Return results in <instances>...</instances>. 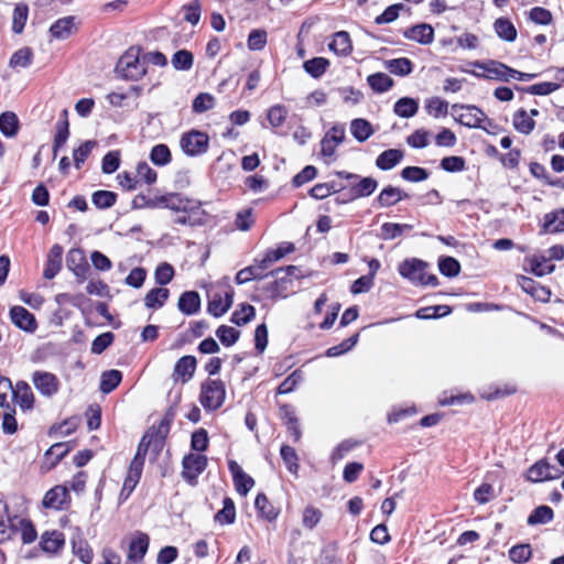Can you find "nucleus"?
Listing matches in <instances>:
<instances>
[{"label": "nucleus", "mask_w": 564, "mask_h": 564, "mask_svg": "<svg viewBox=\"0 0 564 564\" xmlns=\"http://www.w3.org/2000/svg\"><path fill=\"white\" fill-rule=\"evenodd\" d=\"M117 195L110 191H97L93 194V203L98 208H109L116 203Z\"/></svg>", "instance_id": "nucleus-56"}, {"label": "nucleus", "mask_w": 564, "mask_h": 564, "mask_svg": "<svg viewBox=\"0 0 564 564\" xmlns=\"http://www.w3.org/2000/svg\"><path fill=\"white\" fill-rule=\"evenodd\" d=\"M254 506L258 509V511L268 520H274L278 517V512L269 502L264 494H258V496L256 497Z\"/></svg>", "instance_id": "nucleus-55"}, {"label": "nucleus", "mask_w": 564, "mask_h": 564, "mask_svg": "<svg viewBox=\"0 0 564 564\" xmlns=\"http://www.w3.org/2000/svg\"><path fill=\"white\" fill-rule=\"evenodd\" d=\"M122 380V373L119 370L111 369L101 373L100 377V391L102 393H110L113 391Z\"/></svg>", "instance_id": "nucleus-33"}, {"label": "nucleus", "mask_w": 564, "mask_h": 564, "mask_svg": "<svg viewBox=\"0 0 564 564\" xmlns=\"http://www.w3.org/2000/svg\"><path fill=\"white\" fill-rule=\"evenodd\" d=\"M29 9L25 4H17L13 11L12 31L17 34L21 33L28 20Z\"/></svg>", "instance_id": "nucleus-50"}, {"label": "nucleus", "mask_w": 564, "mask_h": 564, "mask_svg": "<svg viewBox=\"0 0 564 564\" xmlns=\"http://www.w3.org/2000/svg\"><path fill=\"white\" fill-rule=\"evenodd\" d=\"M378 186V182L372 177H362L351 187L354 197H367L371 195Z\"/></svg>", "instance_id": "nucleus-39"}, {"label": "nucleus", "mask_w": 564, "mask_h": 564, "mask_svg": "<svg viewBox=\"0 0 564 564\" xmlns=\"http://www.w3.org/2000/svg\"><path fill=\"white\" fill-rule=\"evenodd\" d=\"M226 398L225 384L219 379H206L200 384L199 402L206 411L219 409Z\"/></svg>", "instance_id": "nucleus-4"}, {"label": "nucleus", "mask_w": 564, "mask_h": 564, "mask_svg": "<svg viewBox=\"0 0 564 564\" xmlns=\"http://www.w3.org/2000/svg\"><path fill=\"white\" fill-rule=\"evenodd\" d=\"M268 34L264 30H252L248 35V48L251 51H261L267 44Z\"/></svg>", "instance_id": "nucleus-51"}, {"label": "nucleus", "mask_w": 564, "mask_h": 564, "mask_svg": "<svg viewBox=\"0 0 564 564\" xmlns=\"http://www.w3.org/2000/svg\"><path fill=\"white\" fill-rule=\"evenodd\" d=\"M19 118L12 111H6L0 115V131L7 138H13L19 132Z\"/></svg>", "instance_id": "nucleus-24"}, {"label": "nucleus", "mask_w": 564, "mask_h": 564, "mask_svg": "<svg viewBox=\"0 0 564 564\" xmlns=\"http://www.w3.org/2000/svg\"><path fill=\"white\" fill-rule=\"evenodd\" d=\"M427 267L429 264L420 259H406L400 263L399 273L412 283L435 286L438 283L437 276L427 274L425 271Z\"/></svg>", "instance_id": "nucleus-3"}, {"label": "nucleus", "mask_w": 564, "mask_h": 564, "mask_svg": "<svg viewBox=\"0 0 564 564\" xmlns=\"http://www.w3.org/2000/svg\"><path fill=\"white\" fill-rule=\"evenodd\" d=\"M402 178L409 182H422L429 177V172L419 166H406L401 172Z\"/></svg>", "instance_id": "nucleus-62"}, {"label": "nucleus", "mask_w": 564, "mask_h": 564, "mask_svg": "<svg viewBox=\"0 0 564 564\" xmlns=\"http://www.w3.org/2000/svg\"><path fill=\"white\" fill-rule=\"evenodd\" d=\"M236 519V508L231 498H225L223 508L215 514V521L220 524L234 523Z\"/></svg>", "instance_id": "nucleus-36"}, {"label": "nucleus", "mask_w": 564, "mask_h": 564, "mask_svg": "<svg viewBox=\"0 0 564 564\" xmlns=\"http://www.w3.org/2000/svg\"><path fill=\"white\" fill-rule=\"evenodd\" d=\"M149 543L150 539L148 534L137 532L129 544L128 561L132 563L141 562L149 549Z\"/></svg>", "instance_id": "nucleus-14"}, {"label": "nucleus", "mask_w": 564, "mask_h": 564, "mask_svg": "<svg viewBox=\"0 0 564 564\" xmlns=\"http://www.w3.org/2000/svg\"><path fill=\"white\" fill-rule=\"evenodd\" d=\"M10 317L12 323L24 332L34 333L37 328L34 315L23 306H13L10 310Z\"/></svg>", "instance_id": "nucleus-13"}, {"label": "nucleus", "mask_w": 564, "mask_h": 564, "mask_svg": "<svg viewBox=\"0 0 564 564\" xmlns=\"http://www.w3.org/2000/svg\"><path fill=\"white\" fill-rule=\"evenodd\" d=\"M180 145L185 154L198 156L207 152L209 137L205 132L191 130L181 137Z\"/></svg>", "instance_id": "nucleus-6"}, {"label": "nucleus", "mask_w": 564, "mask_h": 564, "mask_svg": "<svg viewBox=\"0 0 564 564\" xmlns=\"http://www.w3.org/2000/svg\"><path fill=\"white\" fill-rule=\"evenodd\" d=\"M74 554L85 564H90L94 553L89 544L85 541H78L73 544Z\"/></svg>", "instance_id": "nucleus-63"}, {"label": "nucleus", "mask_w": 564, "mask_h": 564, "mask_svg": "<svg viewBox=\"0 0 564 564\" xmlns=\"http://www.w3.org/2000/svg\"><path fill=\"white\" fill-rule=\"evenodd\" d=\"M475 66L485 72L484 74L473 72V74L477 77L487 78V79H497V80H501V82L510 80L511 67L507 66L503 63L496 62V61H489L487 63L476 62Z\"/></svg>", "instance_id": "nucleus-8"}, {"label": "nucleus", "mask_w": 564, "mask_h": 564, "mask_svg": "<svg viewBox=\"0 0 564 564\" xmlns=\"http://www.w3.org/2000/svg\"><path fill=\"white\" fill-rule=\"evenodd\" d=\"M562 471L551 465L546 459H540L533 464L527 473V479L532 482H540L560 478Z\"/></svg>", "instance_id": "nucleus-7"}, {"label": "nucleus", "mask_w": 564, "mask_h": 564, "mask_svg": "<svg viewBox=\"0 0 564 564\" xmlns=\"http://www.w3.org/2000/svg\"><path fill=\"white\" fill-rule=\"evenodd\" d=\"M97 142L93 140H88L80 144L73 152L74 164L76 169H80L86 159L90 155L91 151L96 148Z\"/></svg>", "instance_id": "nucleus-44"}, {"label": "nucleus", "mask_w": 564, "mask_h": 564, "mask_svg": "<svg viewBox=\"0 0 564 564\" xmlns=\"http://www.w3.org/2000/svg\"><path fill=\"white\" fill-rule=\"evenodd\" d=\"M17 518L11 519L7 514V506H3V512H0V543L11 539L14 530Z\"/></svg>", "instance_id": "nucleus-42"}, {"label": "nucleus", "mask_w": 564, "mask_h": 564, "mask_svg": "<svg viewBox=\"0 0 564 564\" xmlns=\"http://www.w3.org/2000/svg\"><path fill=\"white\" fill-rule=\"evenodd\" d=\"M419 110V102L410 97L400 98L393 107V111L401 118H411Z\"/></svg>", "instance_id": "nucleus-31"}, {"label": "nucleus", "mask_w": 564, "mask_h": 564, "mask_svg": "<svg viewBox=\"0 0 564 564\" xmlns=\"http://www.w3.org/2000/svg\"><path fill=\"white\" fill-rule=\"evenodd\" d=\"M257 268L258 267H256V264H252V265H249L247 268L241 269L236 274V278H235L236 283L237 284H245V283L250 282L252 280H262V279H264V278L270 275L269 273L260 272Z\"/></svg>", "instance_id": "nucleus-40"}, {"label": "nucleus", "mask_w": 564, "mask_h": 564, "mask_svg": "<svg viewBox=\"0 0 564 564\" xmlns=\"http://www.w3.org/2000/svg\"><path fill=\"white\" fill-rule=\"evenodd\" d=\"M66 267L78 278L79 282L86 280L90 270L84 251L78 248H73L68 251L66 256Z\"/></svg>", "instance_id": "nucleus-9"}, {"label": "nucleus", "mask_w": 564, "mask_h": 564, "mask_svg": "<svg viewBox=\"0 0 564 564\" xmlns=\"http://www.w3.org/2000/svg\"><path fill=\"white\" fill-rule=\"evenodd\" d=\"M178 310L186 314L193 315L199 311L200 297L195 291H186L178 299Z\"/></svg>", "instance_id": "nucleus-22"}, {"label": "nucleus", "mask_w": 564, "mask_h": 564, "mask_svg": "<svg viewBox=\"0 0 564 564\" xmlns=\"http://www.w3.org/2000/svg\"><path fill=\"white\" fill-rule=\"evenodd\" d=\"M169 205L166 208L175 212H188L193 209L194 204L188 198L182 196L178 193H167Z\"/></svg>", "instance_id": "nucleus-41"}, {"label": "nucleus", "mask_w": 564, "mask_h": 564, "mask_svg": "<svg viewBox=\"0 0 564 564\" xmlns=\"http://www.w3.org/2000/svg\"><path fill=\"white\" fill-rule=\"evenodd\" d=\"M216 335L223 345L232 346L239 338L240 332L227 325H221L217 328Z\"/></svg>", "instance_id": "nucleus-47"}, {"label": "nucleus", "mask_w": 564, "mask_h": 564, "mask_svg": "<svg viewBox=\"0 0 564 564\" xmlns=\"http://www.w3.org/2000/svg\"><path fill=\"white\" fill-rule=\"evenodd\" d=\"M329 65L330 63L327 58L314 57L308 61H305L303 64V68L313 78H319L325 74Z\"/></svg>", "instance_id": "nucleus-32"}, {"label": "nucleus", "mask_w": 564, "mask_h": 564, "mask_svg": "<svg viewBox=\"0 0 564 564\" xmlns=\"http://www.w3.org/2000/svg\"><path fill=\"white\" fill-rule=\"evenodd\" d=\"M403 159V152L399 149H389L380 153L376 160V165L382 171H389L398 165Z\"/></svg>", "instance_id": "nucleus-23"}, {"label": "nucleus", "mask_w": 564, "mask_h": 564, "mask_svg": "<svg viewBox=\"0 0 564 564\" xmlns=\"http://www.w3.org/2000/svg\"><path fill=\"white\" fill-rule=\"evenodd\" d=\"M69 501L68 488L62 485H57L50 489L44 498L43 506L51 509H62L63 506Z\"/></svg>", "instance_id": "nucleus-16"}, {"label": "nucleus", "mask_w": 564, "mask_h": 564, "mask_svg": "<svg viewBox=\"0 0 564 564\" xmlns=\"http://www.w3.org/2000/svg\"><path fill=\"white\" fill-rule=\"evenodd\" d=\"M532 555L530 544L514 545L509 551V557L512 562L521 564L530 560Z\"/></svg>", "instance_id": "nucleus-53"}, {"label": "nucleus", "mask_w": 564, "mask_h": 564, "mask_svg": "<svg viewBox=\"0 0 564 564\" xmlns=\"http://www.w3.org/2000/svg\"><path fill=\"white\" fill-rule=\"evenodd\" d=\"M438 268L443 275L454 278L460 271L459 262L453 257H443L438 261Z\"/></svg>", "instance_id": "nucleus-49"}, {"label": "nucleus", "mask_w": 564, "mask_h": 564, "mask_svg": "<svg viewBox=\"0 0 564 564\" xmlns=\"http://www.w3.org/2000/svg\"><path fill=\"white\" fill-rule=\"evenodd\" d=\"M256 315V310L250 304H241L240 308L231 315V322L238 326L249 323Z\"/></svg>", "instance_id": "nucleus-46"}, {"label": "nucleus", "mask_w": 564, "mask_h": 564, "mask_svg": "<svg viewBox=\"0 0 564 564\" xmlns=\"http://www.w3.org/2000/svg\"><path fill=\"white\" fill-rule=\"evenodd\" d=\"M554 512L549 506H540L535 508L528 518V524H545L553 520Z\"/></svg>", "instance_id": "nucleus-38"}, {"label": "nucleus", "mask_w": 564, "mask_h": 564, "mask_svg": "<svg viewBox=\"0 0 564 564\" xmlns=\"http://www.w3.org/2000/svg\"><path fill=\"white\" fill-rule=\"evenodd\" d=\"M174 276V269L173 267L167 263L163 262L158 265L154 272L155 282L159 285H165L172 281Z\"/></svg>", "instance_id": "nucleus-61"}, {"label": "nucleus", "mask_w": 564, "mask_h": 564, "mask_svg": "<svg viewBox=\"0 0 564 564\" xmlns=\"http://www.w3.org/2000/svg\"><path fill=\"white\" fill-rule=\"evenodd\" d=\"M63 247L54 245L47 254L43 276L47 280L54 279L62 269Z\"/></svg>", "instance_id": "nucleus-17"}, {"label": "nucleus", "mask_w": 564, "mask_h": 564, "mask_svg": "<svg viewBox=\"0 0 564 564\" xmlns=\"http://www.w3.org/2000/svg\"><path fill=\"white\" fill-rule=\"evenodd\" d=\"M369 86L377 93H386L393 86V79L384 73H376L368 76Z\"/></svg>", "instance_id": "nucleus-37"}, {"label": "nucleus", "mask_w": 564, "mask_h": 564, "mask_svg": "<svg viewBox=\"0 0 564 564\" xmlns=\"http://www.w3.org/2000/svg\"><path fill=\"white\" fill-rule=\"evenodd\" d=\"M33 59V52L30 47H22L13 53L10 58V67H22L25 68L31 65Z\"/></svg>", "instance_id": "nucleus-43"}, {"label": "nucleus", "mask_w": 564, "mask_h": 564, "mask_svg": "<svg viewBox=\"0 0 564 564\" xmlns=\"http://www.w3.org/2000/svg\"><path fill=\"white\" fill-rule=\"evenodd\" d=\"M197 360L194 356L186 355L181 357L173 369L172 379L173 381L186 383L188 382L196 371Z\"/></svg>", "instance_id": "nucleus-11"}, {"label": "nucleus", "mask_w": 564, "mask_h": 564, "mask_svg": "<svg viewBox=\"0 0 564 564\" xmlns=\"http://www.w3.org/2000/svg\"><path fill=\"white\" fill-rule=\"evenodd\" d=\"M193 54L189 51H177L172 57V65L175 69L187 70L193 66Z\"/></svg>", "instance_id": "nucleus-54"}, {"label": "nucleus", "mask_w": 564, "mask_h": 564, "mask_svg": "<svg viewBox=\"0 0 564 564\" xmlns=\"http://www.w3.org/2000/svg\"><path fill=\"white\" fill-rule=\"evenodd\" d=\"M170 296V291L165 288L151 289L144 297V305L148 308L158 310L164 305Z\"/></svg>", "instance_id": "nucleus-25"}, {"label": "nucleus", "mask_w": 564, "mask_h": 564, "mask_svg": "<svg viewBox=\"0 0 564 564\" xmlns=\"http://www.w3.org/2000/svg\"><path fill=\"white\" fill-rule=\"evenodd\" d=\"M13 400L23 410H30L34 404V395L30 386L24 381H19L12 389L11 393Z\"/></svg>", "instance_id": "nucleus-18"}, {"label": "nucleus", "mask_w": 564, "mask_h": 564, "mask_svg": "<svg viewBox=\"0 0 564 564\" xmlns=\"http://www.w3.org/2000/svg\"><path fill=\"white\" fill-rule=\"evenodd\" d=\"M286 116L288 109L282 105H275L271 107L268 111V120L270 124L274 128L282 126Z\"/></svg>", "instance_id": "nucleus-64"}, {"label": "nucleus", "mask_w": 564, "mask_h": 564, "mask_svg": "<svg viewBox=\"0 0 564 564\" xmlns=\"http://www.w3.org/2000/svg\"><path fill=\"white\" fill-rule=\"evenodd\" d=\"M164 445V436L161 435L160 430H149L141 438L137 453L130 463L127 477L123 481L120 496L128 498L134 490L140 481L145 455L149 451L154 455V458L159 455Z\"/></svg>", "instance_id": "nucleus-1"}, {"label": "nucleus", "mask_w": 564, "mask_h": 564, "mask_svg": "<svg viewBox=\"0 0 564 564\" xmlns=\"http://www.w3.org/2000/svg\"><path fill=\"white\" fill-rule=\"evenodd\" d=\"M497 35L507 42H513L517 39V29L513 23L506 18H499L494 23Z\"/></svg>", "instance_id": "nucleus-28"}, {"label": "nucleus", "mask_w": 564, "mask_h": 564, "mask_svg": "<svg viewBox=\"0 0 564 564\" xmlns=\"http://www.w3.org/2000/svg\"><path fill=\"white\" fill-rule=\"evenodd\" d=\"M350 132L359 142H365L373 134L372 126L366 119H354L350 122Z\"/></svg>", "instance_id": "nucleus-29"}, {"label": "nucleus", "mask_w": 564, "mask_h": 564, "mask_svg": "<svg viewBox=\"0 0 564 564\" xmlns=\"http://www.w3.org/2000/svg\"><path fill=\"white\" fill-rule=\"evenodd\" d=\"M425 109L429 115L438 118L447 113L448 104L438 97H432L425 101Z\"/></svg>", "instance_id": "nucleus-48"}, {"label": "nucleus", "mask_w": 564, "mask_h": 564, "mask_svg": "<svg viewBox=\"0 0 564 564\" xmlns=\"http://www.w3.org/2000/svg\"><path fill=\"white\" fill-rule=\"evenodd\" d=\"M207 458L200 454H188L183 458L182 475L184 479L193 482L206 468Z\"/></svg>", "instance_id": "nucleus-10"}, {"label": "nucleus", "mask_w": 564, "mask_h": 564, "mask_svg": "<svg viewBox=\"0 0 564 564\" xmlns=\"http://www.w3.org/2000/svg\"><path fill=\"white\" fill-rule=\"evenodd\" d=\"M403 36L422 45L434 41V29L427 23H420L403 31Z\"/></svg>", "instance_id": "nucleus-15"}, {"label": "nucleus", "mask_w": 564, "mask_h": 564, "mask_svg": "<svg viewBox=\"0 0 564 564\" xmlns=\"http://www.w3.org/2000/svg\"><path fill=\"white\" fill-rule=\"evenodd\" d=\"M32 382L36 390L45 397L54 395L59 389L58 378L46 371H35L32 376Z\"/></svg>", "instance_id": "nucleus-12"}, {"label": "nucleus", "mask_w": 564, "mask_h": 564, "mask_svg": "<svg viewBox=\"0 0 564 564\" xmlns=\"http://www.w3.org/2000/svg\"><path fill=\"white\" fill-rule=\"evenodd\" d=\"M150 160L159 166H164L171 162V151L165 144H156L150 152Z\"/></svg>", "instance_id": "nucleus-45"}, {"label": "nucleus", "mask_w": 564, "mask_h": 564, "mask_svg": "<svg viewBox=\"0 0 564 564\" xmlns=\"http://www.w3.org/2000/svg\"><path fill=\"white\" fill-rule=\"evenodd\" d=\"M215 106V98L207 93L198 94L193 100V111L203 113Z\"/></svg>", "instance_id": "nucleus-57"}, {"label": "nucleus", "mask_w": 564, "mask_h": 564, "mask_svg": "<svg viewBox=\"0 0 564 564\" xmlns=\"http://www.w3.org/2000/svg\"><path fill=\"white\" fill-rule=\"evenodd\" d=\"M322 519V511L313 506H307L303 511L302 523L306 529H314Z\"/></svg>", "instance_id": "nucleus-60"}, {"label": "nucleus", "mask_w": 564, "mask_h": 564, "mask_svg": "<svg viewBox=\"0 0 564 564\" xmlns=\"http://www.w3.org/2000/svg\"><path fill=\"white\" fill-rule=\"evenodd\" d=\"M64 542V535L58 531L45 532L41 538L42 550L48 553L57 552Z\"/></svg>", "instance_id": "nucleus-30"}, {"label": "nucleus", "mask_w": 564, "mask_h": 564, "mask_svg": "<svg viewBox=\"0 0 564 564\" xmlns=\"http://www.w3.org/2000/svg\"><path fill=\"white\" fill-rule=\"evenodd\" d=\"M452 108L456 112L455 120L465 127L487 130L486 127L481 126L484 121H488V124L491 126V121L487 118L485 112L476 106L455 104Z\"/></svg>", "instance_id": "nucleus-5"}, {"label": "nucleus", "mask_w": 564, "mask_h": 564, "mask_svg": "<svg viewBox=\"0 0 564 564\" xmlns=\"http://www.w3.org/2000/svg\"><path fill=\"white\" fill-rule=\"evenodd\" d=\"M328 48L338 56H348L352 51L350 35L346 31L336 32Z\"/></svg>", "instance_id": "nucleus-20"}, {"label": "nucleus", "mask_w": 564, "mask_h": 564, "mask_svg": "<svg viewBox=\"0 0 564 564\" xmlns=\"http://www.w3.org/2000/svg\"><path fill=\"white\" fill-rule=\"evenodd\" d=\"M116 70L126 79H141L147 73L144 58L143 56L141 57V50L139 47H130L119 58Z\"/></svg>", "instance_id": "nucleus-2"}, {"label": "nucleus", "mask_w": 564, "mask_h": 564, "mask_svg": "<svg viewBox=\"0 0 564 564\" xmlns=\"http://www.w3.org/2000/svg\"><path fill=\"white\" fill-rule=\"evenodd\" d=\"M384 67L392 74L398 76H406L413 69V63L406 57L388 59Z\"/></svg>", "instance_id": "nucleus-34"}, {"label": "nucleus", "mask_w": 564, "mask_h": 564, "mask_svg": "<svg viewBox=\"0 0 564 564\" xmlns=\"http://www.w3.org/2000/svg\"><path fill=\"white\" fill-rule=\"evenodd\" d=\"M543 228L545 232L556 234L564 231V209L549 213L544 216Z\"/></svg>", "instance_id": "nucleus-26"}, {"label": "nucleus", "mask_w": 564, "mask_h": 564, "mask_svg": "<svg viewBox=\"0 0 564 564\" xmlns=\"http://www.w3.org/2000/svg\"><path fill=\"white\" fill-rule=\"evenodd\" d=\"M404 198H408L406 193L399 187L389 185L380 192L377 203L380 207H391Z\"/></svg>", "instance_id": "nucleus-21"}, {"label": "nucleus", "mask_w": 564, "mask_h": 564, "mask_svg": "<svg viewBox=\"0 0 564 564\" xmlns=\"http://www.w3.org/2000/svg\"><path fill=\"white\" fill-rule=\"evenodd\" d=\"M69 446L66 443H56L52 445L44 454L42 468L50 470L57 465V463L69 452Z\"/></svg>", "instance_id": "nucleus-19"}, {"label": "nucleus", "mask_w": 564, "mask_h": 564, "mask_svg": "<svg viewBox=\"0 0 564 564\" xmlns=\"http://www.w3.org/2000/svg\"><path fill=\"white\" fill-rule=\"evenodd\" d=\"M74 29V18L66 17L57 20L50 29V32L55 39H66L68 37Z\"/></svg>", "instance_id": "nucleus-35"}, {"label": "nucleus", "mask_w": 564, "mask_h": 564, "mask_svg": "<svg viewBox=\"0 0 564 564\" xmlns=\"http://www.w3.org/2000/svg\"><path fill=\"white\" fill-rule=\"evenodd\" d=\"M358 338H359V335L355 334L351 337L341 341L339 345L328 348L326 351V356L327 357H338V356L343 355L344 352L349 351L358 343Z\"/></svg>", "instance_id": "nucleus-58"}, {"label": "nucleus", "mask_w": 564, "mask_h": 564, "mask_svg": "<svg viewBox=\"0 0 564 564\" xmlns=\"http://www.w3.org/2000/svg\"><path fill=\"white\" fill-rule=\"evenodd\" d=\"M512 124L518 132L529 134L533 131L535 121L524 109H519L513 115Z\"/></svg>", "instance_id": "nucleus-27"}, {"label": "nucleus", "mask_w": 564, "mask_h": 564, "mask_svg": "<svg viewBox=\"0 0 564 564\" xmlns=\"http://www.w3.org/2000/svg\"><path fill=\"white\" fill-rule=\"evenodd\" d=\"M280 454L289 471L292 474H296L299 470V457L295 449L289 445H283L280 449Z\"/></svg>", "instance_id": "nucleus-52"}, {"label": "nucleus", "mask_w": 564, "mask_h": 564, "mask_svg": "<svg viewBox=\"0 0 564 564\" xmlns=\"http://www.w3.org/2000/svg\"><path fill=\"white\" fill-rule=\"evenodd\" d=\"M67 110L64 109L61 113L59 120L56 123V133L54 140H56L58 143H66L69 137V123L67 120Z\"/></svg>", "instance_id": "nucleus-59"}]
</instances>
